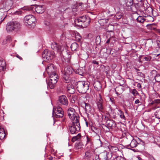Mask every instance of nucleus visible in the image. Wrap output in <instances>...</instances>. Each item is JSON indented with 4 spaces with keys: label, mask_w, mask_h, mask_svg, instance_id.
I'll return each mask as SVG.
<instances>
[{
    "label": "nucleus",
    "mask_w": 160,
    "mask_h": 160,
    "mask_svg": "<svg viewBox=\"0 0 160 160\" xmlns=\"http://www.w3.org/2000/svg\"><path fill=\"white\" fill-rule=\"evenodd\" d=\"M96 42L97 44H99L100 42V38L99 36H97L96 38Z\"/></svg>",
    "instance_id": "ea45409f"
},
{
    "label": "nucleus",
    "mask_w": 160,
    "mask_h": 160,
    "mask_svg": "<svg viewBox=\"0 0 160 160\" xmlns=\"http://www.w3.org/2000/svg\"><path fill=\"white\" fill-rule=\"evenodd\" d=\"M144 58L145 59V60L146 61H149L150 60L151 58H149L148 57H144Z\"/></svg>",
    "instance_id": "49530a36"
},
{
    "label": "nucleus",
    "mask_w": 160,
    "mask_h": 160,
    "mask_svg": "<svg viewBox=\"0 0 160 160\" xmlns=\"http://www.w3.org/2000/svg\"><path fill=\"white\" fill-rule=\"evenodd\" d=\"M87 143H91V138H89L88 136H87Z\"/></svg>",
    "instance_id": "c03bdc74"
},
{
    "label": "nucleus",
    "mask_w": 160,
    "mask_h": 160,
    "mask_svg": "<svg viewBox=\"0 0 160 160\" xmlns=\"http://www.w3.org/2000/svg\"><path fill=\"white\" fill-rule=\"evenodd\" d=\"M65 1H66V2H69L70 0H64Z\"/></svg>",
    "instance_id": "0e129e2a"
},
{
    "label": "nucleus",
    "mask_w": 160,
    "mask_h": 160,
    "mask_svg": "<svg viewBox=\"0 0 160 160\" xmlns=\"http://www.w3.org/2000/svg\"><path fill=\"white\" fill-rule=\"evenodd\" d=\"M132 0H127L126 2V5L128 7H130L132 5Z\"/></svg>",
    "instance_id": "f704fd0d"
},
{
    "label": "nucleus",
    "mask_w": 160,
    "mask_h": 160,
    "mask_svg": "<svg viewBox=\"0 0 160 160\" xmlns=\"http://www.w3.org/2000/svg\"><path fill=\"white\" fill-rule=\"evenodd\" d=\"M77 99V96L76 95H73L72 96V99H71V102L73 103H74L75 101Z\"/></svg>",
    "instance_id": "72a5a7b5"
},
{
    "label": "nucleus",
    "mask_w": 160,
    "mask_h": 160,
    "mask_svg": "<svg viewBox=\"0 0 160 160\" xmlns=\"http://www.w3.org/2000/svg\"><path fill=\"white\" fill-rule=\"evenodd\" d=\"M62 109L59 106L56 108H54L53 110L52 115L57 118H61L63 116V111Z\"/></svg>",
    "instance_id": "1a4fd4ad"
},
{
    "label": "nucleus",
    "mask_w": 160,
    "mask_h": 160,
    "mask_svg": "<svg viewBox=\"0 0 160 160\" xmlns=\"http://www.w3.org/2000/svg\"><path fill=\"white\" fill-rule=\"evenodd\" d=\"M74 65L75 66H77L76 67H75L74 66H71V68H72V70H73V71L75 72L76 73H77V70H78V64L77 63L76 64H74Z\"/></svg>",
    "instance_id": "473e14b6"
},
{
    "label": "nucleus",
    "mask_w": 160,
    "mask_h": 160,
    "mask_svg": "<svg viewBox=\"0 0 160 160\" xmlns=\"http://www.w3.org/2000/svg\"><path fill=\"white\" fill-rule=\"evenodd\" d=\"M110 101L111 102V104H113L114 103V99L113 98H111L109 99Z\"/></svg>",
    "instance_id": "de8ad7c7"
},
{
    "label": "nucleus",
    "mask_w": 160,
    "mask_h": 160,
    "mask_svg": "<svg viewBox=\"0 0 160 160\" xmlns=\"http://www.w3.org/2000/svg\"><path fill=\"white\" fill-rule=\"evenodd\" d=\"M21 24L18 21L12 20L8 22L6 25V30L8 33L19 31L21 27Z\"/></svg>",
    "instance_id": "f03ea898"
},
{
    "label": "nucleus",
    "mask_w": 160,
    "mask_h": 160,
    "mask_svg": "<svg viewBox=\"0 0 160 160\" xmlns=\"http://www.w3.org/2000/svg\"><path fill=\"white\" fill-rule=\"evenodd\" d=\"M122 160H126V159L125 158H123Z\"/></svg>",
    "instance_id": "338daca9"
},
{
    "label": "nucleus",
    "mask_w": 160,
    "mask_h": 160,
    "mask_svg": "<svg viewBox=\"0 0 160 160\" xmlns=\"http://www.w3.org/2000/svg\"><path fill=\"white\" fill-rule=\"evenodd\" d=\"M110 42V39H108L107 41L106 42V43H108Z\"/></svg>",
    "instance_id": "6e6d98bb"
},
{
    "label": "nucleus",
    "mask_w": 160,
    "mask_h": 160,
    "mask_svg": "<svg viewBox=\"0 0 160 160\" xmlns=\"http://www.w3.org/2000/svg\"><path fill=\"white\" fill-rule=\"evenodd\" d=\"M106 123L108 127L113 128L116 127V123L115 121L112 120H108L107 121Z\"/></svg>",
    "instance_id": "a211bd4d"
},
{
    "label": "nucleus",
    "mask_w": 160,
    "mask_h": 160,
    "mask_svg": "<svg viewBox=\"0 0 160 160\" xmlns=\"http://www.w3.org/2000/svg\"><path fill=\"white\" fill-rule=\"evenodd\" d=\"M35 10L36 12L38 13H42L44 12V8L40 5L36 7Z\"/></svg>",
    "instance_id": "aec40b11"
},
{
    "label": "nucleus",
    "mask_w": 160,
    "mask_h": 160,
    "mask_svg": "<svg viewBox=\"0 0 160 160\" xmlns=\"http://www.w3.org/2000/svg\"><path fill=\"white\" fill-rule=\"evenodd\" d=\"M72 122V126H71V134H73L77 133L80 130V125L79 121H78L76 119Z\"/></svg>",
    "instance_id": "0eeeda50"
},
{
    "label": "nucleus",
    "mask_w": 160,
    "mask_h": 160,
    "mask_svg": "<svg viewBox=\"0 0 160 160\" xmlns=\"http://www.w3.org/2000/svg\"><path fill=\"white\" fill-rule=\"evenodd\" d=\"M131 93L134 96H136L137 95H138L139 94L137 90L135 89H132Z\"/></svg>",
    "instance_id": "e433bc0d"
},
{
    "label": "nucleus",
    "mask_w": 160,
    "mask_h": 160,
    "mask_svg": "<svg viewBox=\"0 0 160 160\" xmlns=\"http://www.w3.org/2000/svg\"><path fill=\"white\" fill-rule=\"evenodd\" d=\"M92 62L93 64H96L97 65H98V62H97V61H96L95 60H93L92 61Z\"/></svg>",
    "instance_id": "8fccbe9b"
},
{
    "label": "nucleus",
    "mask_w": 160,
    "mask_h": 160,
    "mask_svg": "<svg viewBox=\"0 0 160 160\" xmlns=\"http://www.w3.org/2000/svg\"><path fill=\"white\" fill-rule=\"evenodd\" d=\"M81 134L78 133L76 136L73 137L72 138V141L74 142L76 141H79L81 138Z\"/></svg>",
    "instance_id": "5701e85b"
},
{
    "label": "nucleus",
    "mask_w": 160,
    "mask_h": 160,
    "mask_svg": "<svg viewBox=\"0 0 160 160\" xmlns=\"http://www.w3.org/2000/svg\"><path fill=\"white\" fill-rule=\"evenodd\" d=\"M140 102V101L139 99H137L135 102V104H138Z\"/></svg>",
    "instance_id": "603ef678"
},
{
    "label": "nucleus",
    "mask_w": 160,
    "mask_h": 160,
    "mask_svg": "<svg viewBox=\"0 0 160 160\" xmlns=\"http://www.w3.org/2000/svg\"><path fill=\"white\" fill-rule=\"evenodd\" d=\"M156 108L157 110L155 113V116L157 118L160 119V107L158 106Z\"/></svg>",
    "instance_id": "393cba45"
},
{
    "label": "nucleus",
    "mask_w": 160,
    "mask_h": 160,
    "mask_svg": "<svg viewBox=\"0 0 160 160\" xmlns=\"http://www.w3.org/2000/svg\"><path fill=\"white\" fill-rule=\"evenodd\" d=\"M25 23L28 25L33 24L36 21L35 17L32 15H29L26 16L24 18Z\"/></svg>",
    "instance_id": "9d476101"
},
{
    "label": "nucleus",
    "mask_w": 160,
    "mask_h": 160,
    "mask_svg": "<svg viewBox=\"0 0 160 160\" xmlns=\"http://www.w3.org/2000/svg\"><path fill=\"white\" fill-rule=\"evenodd\" d=\"M34 5H31L30 6H25L23 8V10L26 11H32L33 10L34 8Z\"/></svg>",
    "instance_id": "a878e982"
},
{
    "label": "nucleus",
    "mask_w": 160,
    "mask_h": 160,
    "mask_svg": "<svg viewBox=\"0 0 160 160\" xmlns=\"http://www.w3.org/2000/svg\"><path fill=\"white\" fill-rule=\"evenodd\" d=\"M123 158L121 156H117L114 158L113 160H122Z\"/></svg>",
    "instance_id": "37998d69"
},
{
    "label": "nucleus",
    "mask_w": 160,
    "mask_h": 160,
    "mask_svg": "<svg viewBox=\"0 0 160 160\" xmlns=\"http://www.w3.org/2000/svg\"><path fill=\"white\" fill-rule=\"evenodd\" d=\"M70 108H69L68 109V115L69 118H70V111H69Z\"/></svg>",
    "instance_id": "864d4df0"
},
{
    "label": "nucleus",
    "mask_w": 160,
    "mask_h": 160,
    "mask_svg": "<svg viewBox=\"0 0 160 160\" xmlns=\"http://www.w3.org/2000/svg\"><path fill=\"white\" fill-rule=\"evenodd\" d=\"M58 80V76H56L55 77H49V82L48 83V86L49 88L52 89L53 88Z\"/></svg>",
    "instance_id": "9b49d317"
},
{
    "label": "nucleus",
    "mask_w": 160,
    "mask_h": 160,
    "mask_svg": "<svg viewBox=\"0 0 160 160\" xmlns=\"http://www.w3.org/2000/svg\"><path fill=\"white\" fill-rule=\"evenodd\" d=\"M84 104L85 105V109L86 112L87 111H90L91 109V105L89 103L85 102H84Z\"/></svg>",
    "instance_id": "c756f323"
},
{
    "label": "nucleus",
    "mask_w": 160,
    "mask_h": 160,
    "mask_svg": "<svg viewBox=\"0 0 160 160\" xmlns=\"http://www.w3.org/2000/svg\"><path fill=\"white\" fill-rule=\"evenodd\" d=\"M137 141H138V144H141L142 143V142L143 143V149L144 148V142L142 141V140L140 139L139 138H138V139L136 140Z\"/></svg>",
    "instance_id": "a19ab883"
},
{
    "label": "nucleus",
    "mask_w": 160,
    "mask_h": 160,
    "mask_svg": "<svg viewBox=\"0 0 160 160\" xmlns=\"http://www.w3.org/2000/svg\"><path fill=\"white\" fill-rule=\"evenodd\" d=\"M120 88V87H116V89H115V91L117 94H118V92H117V91H118Z\"/></svg>",
    "instance_id": "3c124183"
},
{
    "label": "nucleus",
    "mask_w": 160,
    "mask_h": 160,
    "mask_svg": "<svg viewBox=\"0 0 160 160\" xmlns=\"http://www.w3.org/2000/svg\"><path fill=\"white\" fill-rule=\"evenodd\" d=\"M83 4L82 3H79V6H82V5Z\"/></svg>",
    "instance_id": "052dcab7"
},
{
    "label": "nucleus",
    "mask_w": 160,
    "mask_h": 160,
    "mask_svg": "<svg viewBox=\"0 0 160 160\" xmlns=\"http://www.w3.org/2000/svg\"><path fill=\"white\" fill-rule=\"evenodd\" d=\"M59 101L62 104L67 105L68 104V101L67 97L64 95L60 96L59 98Z\"/></svg>",
    "instance_id": "dca6fc26"
},
{
    "label": "nucleus",
    "mask_w": 160,
    "mask_h": 160,
    "mask_svg": "<svg viewBox=\"0 0 160 160\" xmlns=\"http://www.w3.org/2000/svg\"><path fill=\"white\" fill-rule=\"evenodd\" d=\"M79 117L75 112V109L71 107V122H73L77 119L79 121Z\"/></svg>",
    "instance_id": "4468645a"
},
{
    "label": "nucleus",
    "mask_w": 160,
    "mask_h": 160,
    "mask_svg": "<svg viewBox=\"0 0 160 160\" xmlns=\"http://www.w3.org/2000/svg\"><path fill=\"white\" fill-rule=\"evenodd\" d=\"M7 41L10 42L11 40V37L10 36H8L7 37L6 39Z\"/></svg>",
    "instance_id": "a18cd8bd"
},
{
    "label": "nucleus",
    "mask_w": 160,
    "mask_h": 160,
    "mask_svg": "<svg viewBox=\"0 0 160 160\" xmlns=\"http://www.w3.org/2000/svg\"><path fill=\"white\" fill-rule=\"evenodd\" d=\"M5 136V133L4 129L0 128V139L2 140L4 138Z\"/></svg>",
    "instance_id": "b1692460"
},
{
    "label": "nucleus",
    "mask_w": 160,
    "mask_h": 160,
    "mask_svg": "<svg viewBox=\"0 0 160 160\" xmlns=\"http://www.w3.org/2000/svg\"><path fill=\"white\" fill-rule=\"evenodd\" d=\"M118 113L120 117L123 119L125 120V117L124 115L123 112L121 110H118Z\"/></svg>",
    "instance_id": "7c9ffc66"
},
{
    "label": "nucleus",
    "mask_w": 160,
    "mask_h": 160,
    "mask_svg": "<svg viewBox=\"0 0 160 160\" xmlns=\"http://www.w3.org/2000/svg\"><path fill=\"white\" fill-rule=\"evenodd\" d=\"M78 82L75 78H72L71 79V94H73L75 93V89L77 87Z\"/></svg>",
    "instance_id": "f8f14e48"
},
{
    "label": "nucleus",
    "mask_w": 160,
    "mask_h": 160,
    "mask_svg": "<svg viewBox=\"0 0 160 160\" xmlns=\"http://www.w3.org/2000/svg\"><path fill=\"white\" fill-rule=\"evenodd\" d=\"M111 149L113 151L115 152H116L118 150V148L116 147H112Z\"/></svg>",
    "instance_id": "79ce46f5"
},
{
    "label": "nucleus",
    "mask_w": 160,
    "mask_h": 160,
    "mask_svg": "<svg viewBox=\"0 0 160 160\" xmlns=\"http://www.w3.org/2000/svg\"><path fill=\"white\" fill-rule=\"evenodd\" d=\"M157 0L159 3H160V0Z\"/></svg>",
    "instance_id": "e2e57ef3"
},
{
    "label": "nucleus",
    "mask_w": 160,
    "mask_h": 160,
    "mask_svg": "<svg viewBox=\"0 0 160 160\" xmlns=\"http://www.w3.org/2000/svg\"><path fill=\"white\" fill-rule=\"evenodd\" d=\"M77 7L78 5L76 4H75L72 7V15L71 16V19L72 25L74 26L86 28L89 24L90 18L89 17L86 16L75 18V16L77 15L76 12L77 11Z\"/></svg>",
    "instance_id": "f257e3e1"
},
{
    "label": "nucleus",
    "mask_w": 160,
    "mask_h": 160,
    "mask_svg": "<svg viewBox=\"0 0 160 160\" xmlns=\"http://www.w3.org/2000/svg\"><path fill=\"white\" fill-rule=\"evenodd\" d=\"M122 17V15L121 13L120 12H118L117 13L115 16V18L118 20L121 18Z\"/></svg>",
    "instance_id": "c9c22d12"
},
{
    "label": "nucleus",
    "mask_w": 160,
    "mask_h": 160,
    "mask_svg": "<svg viewBox=\"0 0 160 160\" xmlns=\"http://www.w3.org/2000/svg\"><path fill=\"white\" fill-rule=\"evenodd\" d=\"M95 89L97 90H100L102 87L101 84L100 82L96 81L93 84Z\"/></svg>",
    "instance_id": "412c9836"
},
{
    "label": "nucleus",
    "mask_w": 160,
    "mask_h": 160,
    "mask_svg": "<svg viewBox=\"0 0 160 160\" xmlns=\"http://www.w3.org/2000/svg\"><path fill=\"white\" fill-rule=\"evenodd\" d=\"M137 87L139 88H140L141 87V85L140 83H138L137 85Z\"/></svg>",
    "instance_id": "5fc2aeb1"
},
{
    "label": "nucleus",
    "mask_w": 160,
    "mask_h": 160,
    "mask_svg": "<svg viewBox=\"0 0 160 160\" xmlns=\"http://www.w3.org/2000/svg\"><path fill=\"white\" fill-rule=\"evenodd\" d=\"M128 147H130L132 148H136V149L133 150L140 152L143 150V143L142 142V143L138 144V141H137L136 140L133 139L129 145H128Z\"/></svg>",
    "instance_id": "39448f33"
},
{
    "label": "nucleus",
    "mask_w": 160,
    "mask_h": 160,
    "mask_svg": "<svg viewBox=\"0 0 160 160\" xmlns=\"http://www.w3.org/2000/svg\"><path fill=\"white\" fill-rule=\"evenodd\" d=\"M151 104L155 106L159 105L160 106V99H157L152 101L151 102Z\"/></svg>",
    "instance_id": "c85d7f7f"
},
{
    "label": "nucleus",
    "mask_w": 160,
    "mask_h": 160,
    "mask_svg": "<svg viewBox=\"0 0 160 160\" xmlns=\"http://www.w3.org/2000/svg\"><path fill=\"white\" fill-rule=\"evenodd\" d=\"M137 21L139 23H143L145 20L143 17L141 16H139L136 18Z\"/></svg>",
    "instance_id": "cd10ccee"
},
{
    "label": "nucleus",
    "mask_w": 160,
    "mask_h": 160,
    "mask_svg": "<svg viewBox=\"0 0 160 160\" xmlns=\"http://www.w3.org/2000/svg\"><path fill=\"white\" fill-rule=\"evenodd\" d=\"M159 76V75L158 76V75H157V76H155V78H158V76Z\"/></svg>",
    "instance_id": "69168bd1"
},
{
    "label": "nucleus",
    "mask_w": 160,
    "mask_h": 160,
    "mask_svg": "<svg viewBox=\"0 0 160 160\" xmlns=\"http://www.w3.org/2000/svg\"><path fill=\"white\" fill-rule=\"evenodd\" d=\"M78 46V44L76 43H72L71 45V49L72 51H75L77 49Z\"/></svg>",
    "instance_id": "bb28decb"
},
{
    "label": "nucleus",
    "mask_w": 160,
    "mask_h": 160,
    "mask_svg": "<svg viewBox=\"0 0 160 160\" xmlns=\"http://www.w3.org/2000/svg\"><path fill=\"white\" fill-rule=\"evenodd\" d=\"M5 66V62L2 58H0V72L3 71Z\"/></svg>",
    "instance_id": "4be33fe9"
},
{
    "label": "nucleus",
    "mask_w": 160,
    "mask_h": 160,
    "mask_svg": "<svg viewBox=\"0 0 160 160\" xmlns=\"http://www.w3.org/2000/svg\"><path fill=\"white\" fill-rule=\"evenodd\" d=\"M46 70L49 77H54L56 76H58L56 72V68L54 65L51 63L48 64Z\"/></svg>",
    "instance_id": "423d86ee"
},
{
    "label": "nucleus",
    "mask_w": 160,
    "mask_h": 160,
    "mask_svg": "<svg viewBox=\"0 0 160 160\" xmlns=\"http://www.w3.org/2000/svg\"><path fill=\"white\" fill-rule=\"evenodd\" d=\"M52 159H53V158L52 157H50L49 158V159L50 160H52Z\"/></svg>",
    "instance_id": "bf43d9fd"
},
{
    "label": "nucleus",
    "mask_w": 160,
    "mask_h": 160,
    "mask_svg": "<svg viewBox=\"0 0 160 160\" xmlns=\"http://www.w3.org/2000/svg\"><path fill=\"white\" fill-rule=\"evenodd\" d=\"M86 124L87 127H88V123L86 121Z\"/></svg>",
    "instance_id": "13d9d810"
},
{
    "label": "nucleus",
    "mask_w": 160,
    "mask_h": 160,
    "mask_svg": "<svg viewBox=\"0 0 160 160\" xmlns=\"http://www.w3.org/2000/svg\"><path fill=\"white\" fill-rule=\"evenodd\" d=\"M54 52L48 50H45L42 52V57L44 60L47 62L51 60L54 57Z\"/></svg>",
    "instance_id": "6e6552de"
},
{
    "label": "nucleus",
    "mask_w": 160,
    "mask_h": 160,
    "mask_svg": "<svg viewBox=\"0 0 160 160\" xmlns=\"http://www.w3.org/2000/svg\"><path fill=\"white\" fill-rule=\"evenodd\" d=\"M103 101L102 99L100 97L98 99V101L97 103V106L99 111L102 112L103 109Z\"/></svg>",
    "instance_id": "f3484780"
},
{
    "label": "nucleus",
    "mask_w": 160,
    "mask_h": 160,
    "mask_svg": "<svg viewBox=\"0 0 160 160\" xmlns=\"http://www.w3.org/2000/svg\"><path fill=\"white\" fill-rule=\"evenodd\" d=\"M144 14L145 16H150V15H153V9L151 7L148 8L145 10Z\"/></svg>",
    "instance_id": "6ab92c4d"
},
{
    "label": "nucleus",
    "mask_w": 160,
    "mask_h": 160,
    "mask_svg": "<svg viewBox=\"0 0 160 160\" xmlns=\"http://www.w3.org/2000/svg\"><path fill=\"white\" fill-rule=\"evenodd\" d=\"M108 51H109V53H110V54H111L112 55H113V53H112V49L110 48V49H109L107 50V51L108 52Z\"/></svg>",
    "instance_id": "09e8293b"
},
{
    "label": "nucleus",
    "mask_w": 160,
    "mask_h": 160,
    "mask_svg": "<svg viewBox=\"0 0 160 160\" xmlns=\"http://www.w3.org/2000/svg\"><path fill=\"white\" fill-rule=\"evenodd\" d=\"M85 157L87 158V159H88L90 157V153L88 152L87 151L86 152Z\"/></svg>",
    "instance_id": "58836bf2"
},
{
    "label": "nucleus",
    "mask_w": 160,
    "mask_h": 160,
    "mask_svg": "<svg viewBox=\"0 0 160 160\" xmlns=\"http://www.w3.org/2000/svg\"><path fill=\"white\" fill-rule=\"evenodd\" d=\"M153 72H156V71H153Z\"/></svg>",
    "instance_id": "774afa93"
},
{
    "label": "nucleus",
    "mask_w": 160,
    "mask_h": 160,
    "mask_svg": "<svg viewBox=\"0 0 160 160\" xmlns=\"http://www.w3.org/2000/svg\"><path fill=\"white\" fill-rule=\"evenodd\" d=\"M102 160H110L108 158V154L107 153H103L101 155Z\"/></svg>",
    "instance_id": "2f4dec72"
},
{
    "label": "nucleus",
    "mask_w": 160,
    "mask_h": 160,
    "mask_svg": "<svg viewBox=\"0 0 160 160\" xmlns=\"http://www.w3.org/2000/svg\"><path fill=\"white\" fill-rule=\"evenodd\" d=\"M76 89L80 92L85 93L89 89V85L87 82L79 81L77 84Z\"/></svg>",
    "instance_id": "20e7f679"
},
{
    "label": "nucleus",
    "mask_w": 160,
    "mask_h": 160,
    "mask_svg": "<svg viewBox=\"0 0 160 160\" xmlns=\"http://www.w3.org/2000/svg\"><path fill=\"white\" fill-rule=\"evenodd\" d=\"M51 47L53 50L59 52L60 54H61L63 48V47L61 45H58L55 42L52 43L51 45Z\"/></svg>",
    "instance_id": "2eb2a0df"
},
{
    "label": "nucleus",
    "mask_w": 160,
    "mask_h": 160,
    "mask_svg": "<svg viewBox=\"0 0 160 160\" xmlns=\"http://www.w3.org/2000/svg\"><path fill=\"white\" fill-rule=\"evenodd\" d=\"M17 57L20 59L21 60L22 59V58L21 57H20V56H19L18 55L17 56Z\"/></svg>",
    "instance_id": "4d7b16f0"
},
{
    "label": "nucleus",
    "mask_w": 160,
    "mask_h": 160,
    "mask_svg": "<svg viewBox=\"0 0 160 160\" xmlns=\"http://www.w3.org/2000/svg\"><path fill=\"white\" fill-rule=\"evenodd\" d=\"M152 16V15H150V16H145V17L146 18H148V20L149 21L152 22L154 20V18Z\"/></svg>",
    "instance_id": "4c0bfd02"
},
{
    "label": "nucleus",
    "mask_w": 160,
    "mask_h": 160,
    "mask_svg": "<svg viewBox=\"0 0 160 160\" xmlns=\"http://www.w3.org/2000/svg\"><path fill=\"white\" fill-rule=\"evenodd\" d=\"M71 35L72 37H71V39L77 41H80L81 39V36L77 31H71Z\"/></svg>",
    "instance_id": "ddd939ff"
},
{
    "label": "nucleus",
    "mask_w": 160,
    "mask_h": 160,
    "mask_svg": "<svg viewBox=\"0 0 160 160\" xmlns=\"http://www.w3.org/2000/svg\"><path fill=\"white\" fill-rule=\"evenodd\" d=\"M132 46H135V48L136 47V46H135V45L134 44H133V45H132Z\"/></svg>",
    "instance_id": "680f3d73"
},
{
    "label": "nucleus",
    "mask_w": 160,
    "mask_h": 160,
    "mask_svg": "<svg viewBox=\"0 0 160 160\" xmlns=\"http://www.w3.org/2000/svg\"><path fill=\"white\" fill-rule=\"evenodd\" d=\"M62 77L64 82L66 83H69L67 85V91L69 92L70 89V87L69 86L70 82V68L69 66H68L64 68Z\"/></svg>",
    "instance_id": "7ed1b4c3"
}]
</instances>
